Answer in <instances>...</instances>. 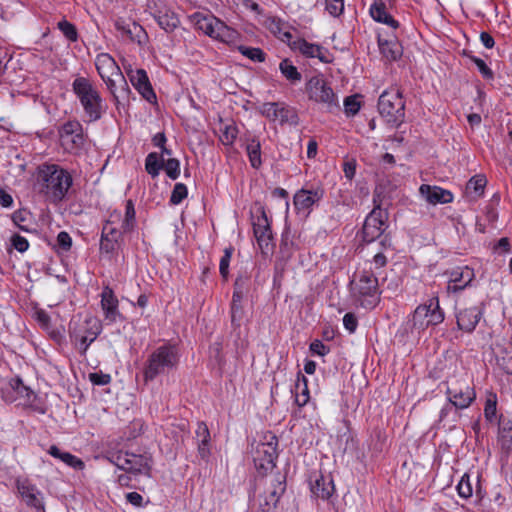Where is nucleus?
Returning a JSON list of instances; mask_svg holds the SVG:
<instances>
[{"instance_id":"nucleus-1","label":"nucleus","mask_w":512,"mask_h":512,"mask_svg":"<svg viewBox=\"0 0 512 512\" xmlns=\"http://www.w3.org/2000/svg\"><path fill=\"white\" fill-rule=\"evenodd\" d=\"M72 184V175L58 164L44 163L37 168L35 189L51 203L63 201Z\"/></svg>"},{"instance_id":"nucleus-2","label":"nucleus","mask_w":512,"mask_h":512,"mask_svg":"<svg viewBox=\"0 0 512 512\" xmlns=\"http://www.w3.org/2000/svg\"><path fill=\"white\" fill-rule=\"evenodd\" d=\"M72 90L80 101L85 115L90 122L99 120L104 112L103 99L90 81L86 77H77L72 83Z\"/></svg>"},{"instance_id":"nucleus-3","label":"nucleus","mask_w":512,"mask_h":512,"mask_svg":"<svg viewBox=\"0 0 512 512\" xmlns=\"http://www.w3.org/2000/svg\"><path fill=\"white\" fill-rule=\"evenodd\" d=\"M179 362L178 351L170 344L156 348L147 358L143 370L145 382L154 380L175 368Z\"/></svg>"},{"instance_id":"nucleus-4","label":"nucleus","mask_w":512,"mask_h":512,"mask_svg":"<svg viewBox=\"0 0 512 512\" xmlns=\"http://www.w3.org/2000/svg\"><path fill=\"white\" fill-rule=\"evenodd\" d=\"M378 279L372 271H362L351 281V294L365 309H373L380 302Z\"/></svg>"},{"instance_id":"nucleus-5","label":"nucleus","mask_w":512,"mask_h":512,"mask_svg":"<svg viewBox=\"0 0 512 512\" xmlns=\"http://www.w3.org/2000/svg\"><path fill=\"white\" fill-rule=\"evenodd\" d=\"M378 111L388 124L400 126L405 119V102L401 91L397 88L385 90L379 96Z\"/></svg>"},{"instance_id":"nucleus-6","label":"nucleus","mask_w":512,"mask_h":512,"mask_svg":"<svg viewBox=\"0 0 512 512\" xmlns=\"http://www.w3.org/2000/svg\"><path fill=\"white\" fill-rule=\"evenodd\" d=\"M192 21L197 30L218 41L232 43L238 37L236 30L213 15L197 12L192 15Z\"/></svg>"},{"instance_id":"nucleus-7","label":"nucleus","mask_w":512,"mask_h":512,"mask_svg":"<svg viewBox=\"0 0 512 512\" xmlns=\"http://www.w3.org/2000/svg\"><path fill=\"white\" fill-rule=\"evenodd\" d=\"M305 91L309 100L322 105L327 112L340 108L337 94L322 75L311 77L305 85Z\"/></svg>"},{"instance_id":"nucleus-8","label":"nucleus","mask_w":512,"mask_h":512,"mask_svg":"<svg viewBox=\"0 0 512 512\" xmlns=\"http://www.w3.org/2000/svg\"><path fill=\"white\" fill-rule=\"evenodd\" d=\"M102 331V324L96 317H87L83 323L71 322L69 334L81 355H85L90 344L93 343Z\"/></svg>"},{"instance_id":"nucleus-9","label":"nucleus","mask_w":512,"mask_h":512,"mask_svg":"<svg viewBox=\"0 0 512 512\" xmlns=\"http://www.w3.org/2000/svg\"><path fill=\"white\" fill-rule=\"evenodd\" d=\"M446 394L449 403L456 409H466L476 399L474 387L465 378L447 381Z\"/></svg>"},{"instance_id":"nucleus-10","label":"nucleus","mask_w":512,"mask_h":512,"mask_svg":"<svg viewBox=\"0 0 512 512\" xmlns=\"http://www.w3.org/2000/svg\"><path fill=\"white\" fill-rule=\"evenodd\" d=\"M110 461L119 469L132 474H149L151 458L144 454L119 451L110 456Z\"/></svg>"},{"instance_id":"nucleus-11","label":"nucleus","mask_w":512,"mask_h":512,"mask_svg":"<svg viewBox=\"0 0 512 512\" xmlns=\"http://www.w3.org/2000/svg\"><path fill=\"white\" fill-rule=\"evenodd\" d=\"M388 212L375 205L367 215L362 228L363 241L371 243L378 239L387 228Z\"/></svg>"},{"instance_id":"nucleus-12","label":"nucleus","mask_w":512,"mask_h":512,"mask_svg":"<svg viewBox=\"0 0 512 512\" xmlns=\"http://www.w3.org/2000/svg\"><path fill=\"white\" fill-rule=\"evenodd\" d=\"M265 484L267 489L264 495L260 496L259 508L262 512H270L276 507L281 495L285 492V477L280 474L270 476L265 480Z\"/></svg>"},{"instance_id":"nucleus-13","label":"nucleus","mask_w":512,"mask_h":512,"mask_svg":"<svg viewBox=\"0 0 512 512\" xmlns=\"http://www.w3.org/2000/svg\"><path fill=\"white\" fill-rule=\"evenodd\" d=\"M277 445V437L272 435L270 440L257 446L254 464L259 473H266L275 467L278 457Z\"/></svg>"},{"instance_id":"nucleus-14","label":"nucleus","mask_w":512,"mask_h":512,"mask_svg":"<svg viewBox=\"0 0 512 512\" xmlns=\"http://www.w3.org/2000/svg\"><path fill=\"white\" fill-rule=\"evenodd\" d=\"M261 113L269 120H279L281 124L288 123L294 126L299 124V116L296 110L284 103H264L261 109Z\"/></svg>"},{"instance_id":"nucleus-15","label":"nucleus","mask_w":512,"mask_h":512,"mask_svg":"<svg viewBox=\"0 0 512 512\" xmlns=\"http://www.w3.org/2000/svg\"><path fill=\"white\" fill-rule=\"evenodd\" d=\"M253 231L262 253L272 251L274 246L272 243V230L263 207L260 208V215L253 222Z\"/></svg>"},{"instance_id":"nucleus-16","label":"nucleus","mask_w":512,"mask_h":512,"mask_svg":"<svg viewBox=\"0 0 512 512\" xmlns=\"http://www.w3.org/2000/svg\"><path fill=\"white\" fill-rule=\"evenodd\" d=\"M448 275V284L446 290L448 293H459L468 287L473 281L474 270L468 266L456 267L446 272Z\"/></svg>"},{"instance_id":"nucleus-17","label":"nucleus","mask_w":512,"mask_h":512,"mask_svg":"<svg viewBox=\"0 0 512 512\" xmlns=\"http://www.w3.org/2000/svg\"><path fill=\"white\" fill-rule=\"evenodd\" d=\"M324 196V190L320 187L314 189L302 188L298 190L294 197L293 203L298 213L302 212L308 215L312 207L318 203Z\"/></svg>"},{"instance_id":"nucleus-18","label":"nucleus","mask_w":512,"mask_h":512,"mask_svg":"<svg viewBox=\"0 0 512 512\" xmlns=\"http://www.w3.org/2000/svg\"><path fill=\"white\" fill-rule=\"evenodd\" d=\"M484 313V304L479 306L465 308L456 314L457 326L460 330L471 333L475 330L477 324Z\"/></svg>"},{"instance_id":"nucleus-19","label":"nucleus","mask_w":512,"mask_h":512,"mask_svg":"<svg viewBox=\"0 0 512 512\" xmlns=\"http://www.w3.org/2000/svg\"><path fill=\"white\" fill-rule=\"evenodd\" d=\"M114 25L122 37H125L132 42L142 44L147 38L145 30L136 22L126 21L122 18H119L115 21Z\"/></svg>"},{"instance_id":"nucleus-20","label":"nucleus","mask_w":512,"mask_h":512,"mask_svg":"<svg viewBox=\"0 0 512 512\" xmlns=\"http://www.w3.org/2000/svg\"><path fill=\"white\" fill-rule=\"evenodd\" d=\"M17 490L27 506L36 509L37 512H44V505L40 497L41 492L35 485L30 484L27 480H18Z\"/></svg>"},{"instance_id":"nucleus-21","label":"nucleus","mask_w":512,"mask_h":512,"mask_svg":"<svg viewBox=\"0 0 512 512\" xmlns=\"http://www.w3.org/2000/svg\"><path fill=\"white\" fill-rule=\"evenodd\" d=\"M130 81L135 89L142 95L148 102L156 101V94L153 91L148 75L145 70L137 69L135 72L129 74Z\"/></svg>"},{"instance_id":"nucleus-22","label":"nucleus","mask_w":512,"mask_h":512,"mask_svg":"<svg viewBox=\"0 0 512 512\" xmlns=\"http://www.w3.org/2000/svg\"><path fill=\"white\" fill-rule=\"evenodd\" d=\"M290 47L299 51L306 57L318 58L321 62L328 63L327 50L318 44L307 42L305 39H296L290 43Z\"/></svg>"},{"instance_id":"nucleus-23","label":"nucleus","mask_w":512,"mask_h":512,"mask_svg":"<svg viewBox=\"0 0 512 512\" xmlns=\"http://www.w3.org/2000/svg\"><path fill=\"white\" fill-rule=\"evenodd\" d=\"M101 307L104 311L105 319L110 322H116L117 318L121 316L118 310V299L109 286H105L101 293Z\"/></svg>"},{"instance_id":"nucleus-24","label":"nucleus","mask_w":512,"mask_h":512,"mask_svg":"<svg viewBox=\"0 0 512 512\" xmlns=\"http://www.w3.org/2000/svg\"><path fill=\"white\" fill-rule=\"evenodd\" d=\"M419 192L425 200L431 204H446L453 200V195L450 191L440 188L438 186H430L422 184L419 188Z\"/></svg>"},{"instance_id":"nucleus-25","label":"nucleus","mask_w":512,"mask_h":512,"mask_svg":"<svg viewBox=\"0 0 512 512\" xmlns=\"http://www.w3.org/2000/svg\"><path fill=\"white\" fill-rule=\"evenodd\" d=\"M95 66L101 79L108 78L109 76H114V78L116 77L118 80H120V78L117 75L121 72V70L110 54H98L95 59Z\"/></svg>"},{"instance_id":"nucleus-26","label":"nucleus","mask_w":512,"mask_h":512,"mask_svg":"<svg viewBox=\"0 0 512 512\" xmlns=\"http://www.w3.org/2000/svg\"><path fill=\"white\" fill-rule=\"evenodd\" d=\"M334 491L335 486L330 475L320 474L311 482L312 494L322 500H328L333 495Z\"/></svg>"},{"instance_id":"nucleus-27","label":"nucleus","mask_w":512,"mask_h":512,"mask_svg":"<svg viewBox=\"0 0 512 512\" xmlns=\"http://www.w3.org/2000/svg\"><path fill=\"white\" fill-rule=\"evenodd\" d=\"M154 18L167 33L173 32L180 24L178 15L166 6L159 7L154 13Z\"/></svg>"},{"instance_id":"nucleus-28","label":"nucleus","mask_w":512,"mask_h":512,"mask_svg":"<svg viewBox=\"0 0 512 512\" xmlns=\"http://www.w3.org/2000/svg\"><path fill=\"white\" fill-rule=\"evenodd\" d=\"M123 232L106 224L102 229L100 250L106 254L113 253L119 247V239Z\"/></svg>"},{"instance_id":"nucleus-29","label":"nucleus","mask_w":512,"mask_h":512,"mask_svg":"<svg viewBox=\"0 0 512 512\" xmlns=\"http://www.w3.org/2000/svg\"><path fill=\"white\" fill-rule=\"evenodd\" d=\"M370 15L376 22L386 24L392 29L399 27V22L386 11V5L381 1L371 5Z\"/></svg>"},{"instance_id":"nucleus-30","label":"nucleus","mask_w":512,"mask_h":512,"mask_svg":"<svg viewBox=\"0 0 512 512\" xmlns=\"http://www.w3.org/2000/svg\"><path fill=\"white\" fill-rule=\"evenodd\" d=\"M379 49L382 56L388 61H396L402 56L403 48L396 39H378Z\"/></svg>"},{"instance_id":"nucleus-31","label":"nucleus","mask_w":512,"mask_h":512,"mask_svg":"<svg viewBox=\"0 0 512 512\" xmlns=\"http://www.w3.org/2000/svg\"><path fill=\"white\" fill-rule=\"evenodd\" d=\"M196 440L198 444V453L199 456L206 460L210 455V432L207 425L204 422H199L197 424V429L195 431Z\"/></svg>"},{"instance_id":"nucleus-32","label":"nucleus","mask_w":512,"mask_h":512,"mask_svg":"<svg viewBox=\"0 0 512 512\" xmlns=\"http://www.w3.org/2000/svg\"><path fill=\"white\" fill-rule=\"evenodd\" d=\"M429 307H431V304L428 300L425 304H421L415 309L411 319L412 329L421 332L428 328Z\"/></svg>"},{"instance_id":"nucleus-33","label":"nucleus","mask_w":512,"mask_h":512,"mask_svg":"<svg viewBox=\"0 0 512 512\" xmlns=\"http://www.w3.org/2000/svg\"><path fill=\"white\" fill-rule=\"evenodd\" d=\"M48 453L52 457L59 459L69 467H72L77 470H81L84 468V462L80 458L74 456L69 452L61 451L56 445L50 446V448L48 449Z\"/></svg>"},{"instance_id":"nucleus-34","label":"nucleus","mask_w":512,"mask_h":512,"mask_svg":"<svg viewBox=\"0 0 512 512\" xmlns=\"http://www.w3.org/2000/svg\"><path fill=\"white\" fill-rule=\"evenodd\" d=\"M293 392L295 393V403L299 407L305 406L309 401V390L305 376H298Z\"/></svg>"},{"instance_id":"nucleus-35","label":"nucleus","mask_w":512,"mask_h":512,"mask_svg":"<svg viewBox=\"0 0 512 512\" xmlns=\"http://www.w3.org/2000/svg\"><path fill=\"white\" fill-rule=\"evenodd\" d=\"M164 158H160L155 152L149 153L145 159V169L152 178L159 175L161 169H163Z\"/></svg>"},{"instance_id":"nucleus-36","label":"nucleus","mask_w":512,"mask_h":512,"mask_svg":"<svg viewBox=\"0 0 512 512\" xmlns=\"http://www.w3.org/2000/svg\"><path fill=\"white\" fill-rule=\"evenodd\" d=\"M431 307H429V326H437L444 321L445 315L443 310L440 308L438 297H432L429 299Z\"/></svg>"},{"instance_id":"nucleus-37","label":"nucleus","mask_w":512,"mask_h":512,"mask_svg":"<svg viewBox=\"0 0 512 512\" xmlns=\"http://www.w3.org/2000/svg\"><path fill=\"white\" fill-rule=\"evenodd\" d=\"M136 226V213L134 203L132 200L126 201L125 204V216L122 221V232H131Z\"/></svg>"},{"instance_id":"nucleus-38","label":"nucleus","mask_w":512,"mask_h":512,"mask_svg":"<svg viewBox=\"0 0 512 512\" xmlns=\"http://www.w3.org/2000/svg\"><path fill=\"white\" fill-rule=\"evenodd\" d=\"M246 151L251 166L256 169L259 168L262 164L260 142L256 139H252L251 142L247 144Z\"/></svg>"},{"instance_id":"nucleus-39","label":"nucleus","mask_w":512,"mask_h":512,"mask_svg":"<svg viewBox=\"0 0 512 512\" xmlns=\"http://www.w3.org/2000/svg\"><path fill=\"white\" fill-rule=\"evenodd\" d=\"M279 69L287 80L291 82H299L301 80V74L290 60H282L279 65Z\"/></svg>"},{"instance_id":"nucleus-40","label":"nucleus","mask_w":512,"mask_h":512,"mask_svg":"<svg viewBox=\"0 0 512 512\" xmlns=\"http://www.w3.org/2000/svg\"><path fill=\"white\" fill-rule=\"evenodd\" d=\"M62 146L68 151H75L81 149L85 144V137L83 134V129L81 128V132L74 133L69 137L68 142H61Z\"/></svg>"},{"instance_id":"nucleus-41","label":"nucleus","mask_w":512,"mask_h":512,"mask_svg":"<svg viewBox=\"0 0 512 512\" xmlns=\"http://www.w3.org/2000/svg\"><path fill=\"white\" fill-rule=\"evenodd\" d=\"M57 26L69 41L76 42L78 40V32L76 26L73 23L63 19L58 22Z\"/></svg>"},{"instance_id":"nucleus-42","label":"nucleus","mask_w":512,"mask_h":512,"mask_svg":"<svg viewBox=\"0 0 512 512\" xmlns=\"http://www.w3.org/2000/svg\"><path fill=\"white\" fill-rule=\"evenodd\" d=\"M81 124L78 121H68L60 129L61 142H68L69 137L74 133L81 132Z\"/></svg>"},{"instance_id":"nucleus-43","label":"nucleus","mask_w":512,"mask_h":512,"mask_svg":"<svg viewBox=\"0 0 512 512\" xmlns=\"http://www.w3.org/2000/svg\"><path fill=\"white\" fill-rule=\"evenodd\" d=\"M360 107L359 95H351L344 99V112L348 117L355 116Z\"/></svg>"},{"instance_id":"nucleus-44","label":"nucleus","mask_w":512,"mask_h":512,"mask_svg":"<svg viewBox=\"0 0 512 512\" xmlns=\"http://www.w3.org/2000/svg\"><path fill=\"white\" fill-rule=\"evenodd\" d=\"M221 131V134H220V141L222 142V144L224 145H232L237 137V134H238V130L236 128V126L230 124V125H225L223 128L220 129Z\"/></svg>"},{"instance_id":"nucleus-45","label":"nucleus","mask_w":512,"mask_h":512,"mask_svg":"<svg viewBox=\"0 0 512 512\" xmlns=\"http://www.w3.org/2000/svg\"><path fill=\"white\" fill-rule=\"evenodd\" d=\"M239 51L254 62H263L265 60V53L260 48L240 46Z\"/></svg>"},{"instance_id":"nucleus-46","label":"nucleus","mask_w":512,"mask_h":512,"mask_svg":"<svg viewBox=\"0 0 512 512\" xmlns=\"http://www.w3.org/2000/svg\"><path fill=\"white\" fill-rule=\"evenodd\" d=\"M163 169L172 180H176L180 176V162L175 158H169L167 161L164 160Z\"/></svg>"},{"instance_id":"nucleus-47","label":"nucleus","mask_w":512,"mask_h":512,"mask_svg":"<svg viewBox=\"0 0 512 512\" xmlns=\"http://www.w3.org/2000/svg\"><path fill=\"white\" fill-rule=\"evenodd\" d=\"M188 195V190L186 185L183 183L175 184L173 191L171 193L170 202L173 205L180 204Z\"/></svg>"},{"instance_id":"nucleus-48","label":"nucleus","mask_w":512,"mask_h":512,"mask_svg":"<svg viewBox=\"0 0 512 512\" xmlns=\"http://www.w3.org/2000/svg\"><path fill=\"white\" fill-rule=\"evenodd\" d=\"M470 60L476 65L478 68V71L482 75V77L486 80H493L494 79V73L493 71L487 66V64L482 60L481 58H478L476 56H469Z\"/></svg>"},{"instance_id":"nucleus-49","label":"nucleus","mask_w":512,"mask_h":512,"mask_svg":"<svg viewBox=\"0 0 512 512\" xmlns=\"http://www.w3.org/2000/svg\"><path fill=\"white\" fill-rule=\"evenodd\" d=\"M457 491L460 497L467 499L472 496V484L470 482L469 476H462L461 480L457 485Z\"/></svg>"},{"instance_id":"nucleus-50","label":"nucleus","mask_w":512,"mask_h":512,"mask_svg":"<svg viewBox=\"0 0 512 512\" xmlns=\"http://www.w3.org/2000/svg\"><path fill=\"white\" fill-rule=\"evenodd\" d=\"M231 324L234 328H239L244 318V309L242 304H231Z\"/></svg>"},{"instance_id":"nucleus-51","label":"nucleus","mask_w":512,"mask_h":512,"mask_svg":"<svg viewBox=\"0 0 512 512\" xmlns=\"http://www.w3.org/2000/svg\"><path fill=\"white\" fill-rule=\"evenodd\" d=\"M117 76L120 78V80H118L116 77L114 78V76H109L108 78L102 79L113 97L118 95L119 85H124V75L122 72L118 73Z\"/></svg>"},{"instance_id":"nucleus-52","label":"nucleus","mask_w":512,"mask_h":512,"mask_svg":"<svg viewBox=\"0 0 512 512\" xmlns=\"http://www.w3.org/2000/svg\"><path fill=\"white\" fill-rule=\"evenodd\" d=\"M486 185V179L483 176L472 177L467 183V190H473L477 196H480L484 192Z\"/></svg>"},{"instance_id":"nucleus-53","label":"nucleus","mask_w":512,"mask_h":512,"mask_svg":"<svg viewBox=\"0 0 512 512\" xmlns=\"http://www.w3.org/2000/svg\"><path fill=\"white\" fill-rule=\"evenodd\" d=\"M233 248L228 247L224 250V255L220 259L219 271L223 278H227L229 274V264L232 257Z\"/></svg>"},{"instance_id":"nucleus-54","label":"nucleus","mask_w":512,"mask_h":512,"mask_svg":"<svg viewBox=\"0 0 512 512\" xmlns=\"http://www.w3.org/2000/svg\"><path fill=\"white\" fill-rule=\"evenodd\" d=\"M326 10L334 17L340 16L344 10V0H325Z\"/></svg>"},{"instance_id":"nucleus-55","label":"nucleus","mask_w":512,"mask_h":512,"mask_svg":"<svg viewBox=\"0 0 512 512\" xmlns=\"http://www.w3.org/2000/svg\"><path fill=\"white\" fill-rule=\"evenodd\" d=\"M209 355L218 366L223 365L224 358L222 355V344L220 342H215L209 347Z\"/></svg>"},{"instance_id":"nucleus-56","label":"nucleus","mask_w":512,"mask_h":512,"mask_svg":"<svg viewBox=\"0 0 512 512\" xmlns=\"http://www.w3.org/2000/svg\"><path fill=\"white\" fill-rule=\"evenodd\" d=\"M501 437L503 440V446L507 449L512 448V421L507 424H503L501 428Z\"/></svg>"},{"instance_id":"nucleus-57","label":"nucleus","mask_w":512,"mask_h":512,"mask_svg":"<svg viewBox=\"0 0 512 512\" xmlns=\"http://www.w3.org/2000/svg\"><path fill=\"white\" fill-rule=\"evenodd\" d=\"M28 216V212L19 210L13 213L12 220L19 229L25 232H29L30 229L24 224Z\"/></svg>"},{"instance_id":"nucleus-58","label":"nucleus","mask_w":512,"mask_h":512,"mask_svg":"<svg viewBox=\"0 0 512 512\" xmlns=\"http://www.w3.org/2000/svg\"><path fill=\"white\" fill-rule=\"evenodd\" d=\"M57 246L64 252H67L71 249L72 246V238L66 231H61L57 235Z\"/></svg>"},{"instance_id":"nucleus-59","label":"nucleus","mask_w":512,"mask_h":512,"mask_svg":"<svg viewBox=\"0 0 512 512\" xmlns=\"http://www.w3.org/2000/svg\"><path fill=\"white\" fill-rule=\"evenodd\" d=\"M12 246L20 253H23L28 250L29 243L26 238L20 236L19 234H15L11 238Z\"/></svg>"},{"instance_id":"nucleus-60","label":"nucleus","mask_w":512,"mask_h":512,"mask_svg":"<svg viewBox=\"0 0 512 512\" xmlns=\"http://www.w3.org/2000/svg\"><path fill=\"white\" fill-rule=\"evenodd\" d=\"M89 379L94 385L104 386L110 383L111 377L109 374L95 372L89 374Z\"/></svg>"},{"instance_id":"nucleus-61","label":"nucleus","mask_w":512,"mask_h":512,"mask_svg":"<svg viewBox=\"0 0 512 512\" xmlns=\"http://www.w3.org/2000/svg\"><path fill=\"white\" fill-rule=\"evenodd\" d=\"M343 325L350 333H354L358 326L357 317L353 313H346L343 317Z\"/></svg>"},{"instance_id":"nucleus-62","label":"nucleus","mask_w":512,"mask_h":512,"mask_svg":"<svg viewBox=\"0 0 512 512\" xmlns=\"http://www.w3.org/2000/svg\"><path fill=\"white\" fill-rule=\"evenodd\" d=\"M310 351L313 354H316V355H319V356H325L326 354L329 353L330 349L326 345H324V343L322 341L314 340L310 344Z\"/></svg>"},{"instance_id":"nucleus-63","label":"nucleus","mask_w":512,"mask_h":512,"mask_svg":"<svg viewBox=\"0 0 512 512\" xmlns=\"http://www.w3.org/2000/svg\"><path fill=\"white\" fill-rule=\"evenodd\" d=\"M496 400L487 399L484 408V415L488 421H493L496 417Z\"/></svg>"},{"instance_id":"nucleus-64","label":"nucleus","mask_w":512,"mask_h":512,"mask_svg":"<svg viewBox=\"0 0 512 512\" xmlns=\"http://www.w3.org/2000/svg\"><path fill=\"white\" fill-rule=\"evenodd\" d=\"M242 279H237L234 284V292L231 304H241L243 298Z\"/></svg>"}]
</instances>
